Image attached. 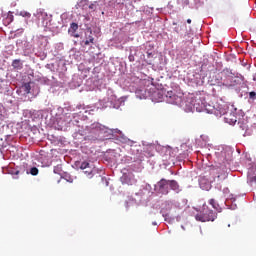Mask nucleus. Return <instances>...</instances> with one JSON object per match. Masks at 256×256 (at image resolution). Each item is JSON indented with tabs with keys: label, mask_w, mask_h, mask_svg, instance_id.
I'll use <instances>...</instances> for the list:
<instances>
[{
	"label": "nucleus",
	"mask_w": 256,
	"mask_h": 256,
	"mask_svg": "<svg viewBox=\"0 0 256 256\" xmlns=\"http://www.w3.org/2000/svg\"><path fill=\"white\" fill-rule=\"evenodd\" d=\"M169 180L161 179L156 186V190L158 193H161L162 195H167L169 193Z\"/></svg>",
	"instance_id": "nucleus-7"
},
{
	"label": "nucleus",
	"mask_w": 256,
	"mask_h": 256,
	"mask_svg": "<svg viewBox=\"0 0 256 256\" xmlns=\"http://www.w3.org/2000/svg\"><path fill=\"white\" fill-rule=\"evenodd\" d=\"M215 111L216 117H221L229 111V104L223 100H220L219 102L215 103Z\"/></svg>",
	"instance_id": "nucleus-5"
},
{
	"label": "nucleus",
	"mask_w": 256,
	"mask_h": 256,
	"mask_svg": "<svg viewBox=\"0 0 256 256\" xmlns=\"http://www.w3.org/2000/svg\"><path fill=\"white\" fill-rule=\"evenodd\" d=\"M124 143H127V145H133V141L130 139H124Z\"/></svg>",
	"instance_id": "nucleus-23"
},
{
	"label": "nucleus",
	"mask_w": 256,
	"mask_h": 256,
	"mask_svg": "<svg viewBox=\"0 0 256 256\" xmlns=\"http://www.w3.org/2000/svg\"><path fill=\"white\" fill-rule=\"evenodd\" d=\"M192 105L199 113L205 111V113H209L211 115H216L215 104H205L201 99L192 100Z\"/></svg>",
	"instance_id": "nucleus-3"
},
{
	"label": "nucleus",
	"mask_w": 256,
	"mask_h": 256,
	"mask_svg": "<svg viewBox=\"0 0 256 256\" xmlns=\"http://www.w3.org/2000/svg\"><path fill=\"white\" fill-rule=\"evenodd\" d=\"M21 17H27L28 19L31 17V13L22 11L20 12Z\"/></svg>",
	"instance_id": "nucleus-19"
},
{
	"label": "nucleus",
	"mask_w": 256,
	"mask_h": 256,
	"mask_svg": "<svg viewBox=\"0 0 256 256\" xmlns=\"http://www.w3.org/2000/svg\"><path fill=\"white\" fill-rule=\"evenodd\" d=\"M74 37H76V38H77V37H79V35H78V34H75V35H74Z\"/></svg>",
	"instance_id": "nucleus-31"
},
{
	"label": "nucleus",
	"mask_w": 256,
	"mask_h": 256,
	"mask_svg": "<svg viewBox=\"0 0 256 256\" xmlns=\"http://www.w3.org/2000/svg\"><path fill=\"white\" fill-rule=\"evenodd\" d=\"M196 221H201V223H206L207 221H215L217 219V213L209 209V206L203 205L202 211L195 215Z\"/></svg>",
	"instance_id": "nucleus-2"
},
{
	"label": "nucleus",
	"mask_w": 256,
	"mask_h": 256,
	"mask_svg": "<svg viewBox=\"0 0 256 256\" xmlns=\"http://www.w3.org/2000/svg\"><path fill=\"white\" fill-rule=\"evenodd\" d=\"M22 89H23L24 93H26V95H29V93H31V83H25L22 86Z\"/></svg>",
	"instance_id": "nucleus-14"
},
{
	"label": "nucleus",
	"mask_w": 256,
	"mask_h": 256,
	"mask_svg": "<svg viewBox=\"0 0 256 256\" xmlns=\"http://www.w3.org/2000/svg\"><path fill=\"white\" fill-rule=\"evenodd\" d=\"M6 19L8 23H13V14L8 15Z\"/></svg>",
	"instance_id": "nucleus-20"
},
{
	"label": "nucleus",
	"mask_w": 256,
	"mask_h": 256,
	"mask_svg": "<svg viewBox=\"0 0 256 256\" xmlns=\"http://www.w3.org/2000/svg\"><path fill=\"white\" fill-rule=\"evenodd\" d=\"M90 43H95V38L93 37V31L89 28L86 32V41L84 45H89Z\"/></svg>",
	"instance_id": "nucleus-11"
},
{
	"label": "nucleus",
	"mask_w": 256,
	"mask_h": 256,
	"mask_svg": "<svg viewBox=\"0 0 256 256\" xmlns=\"http://www.w3.org/2000/svg\"><path fill=\"white\" fill-rule=\"evenodd\" d=\"M209 203L212 205L214 209H216V211H219V205L215 202V199H210Z\"/></svg>",
	"instance_id": "nucleus-16"
},
{
	"label": "nucleus",
	"mask_w": 256,
	"mask_h": 256,
	"mask_svg": "<svg viewBox=\"0 0 256 256\" xmlns=\"http://www.w3.org/2000/svg\"><path fill=\"white\" fill-rule=\"evenodd\" d=\"M12 67L13 69H17L18 71H21L23 69V63L20 59H15L12 61Z\"/></svg>",
	"instance_id": "nucleus-13"
},
{
	"label": "nucleus",
	"mask_w": 256,
	"mask_h": 256,
	"mask_svg": "<svg viewBox=\"0 0 256 256\" xmlns=\"http://www.w3.org/2000/svg\"><path fill=\"white\" fill-rule=\"evenodd\" d=\"M30 173L32 174V175H39V169H37V167H32L31 169H30Z\"/></svg>",
	"instance_id": "nucleus-18"
},
{
	"label": "nucleus",
	"mask_w": 256,
	"mask_h": 256,
	"mask_svg": "<svg viewBox=\"0 0 256 256\" xmlns=\"http://www.w3.org/2000/svg\"><path fill=\"white\" fill-rule=\"evenodd\" d=\"M200 189L203 191H209L211 189V182L205 177H201L199 180Z\"/></svg>",
	"instance_id": "nucleus-9"
},
{
	"label": "nucleus",
	"mask_w": 256,
	"mask_h": 256,
	"mask_svg": "<svg viewBox=\"0 0 256 256\" xmlns=\"http://www.w3.org/2000/svg\"><path fill=\"white\" fill-rule=\"evenodd\" d=\"M187 23L191 24V19H187Z\"/></svg>",
	"instance_id": "nucleus-29"
},
{
	"label": "nucleus",
	"mask_w": 256,
	"mask_h": 256,
	"mask_svg": "<svg viewBox=\"0 0 256 256\" xmlns=\"http://www.w3.org/2000/svg\"><path fill=\"white\" fill-rule=\"evenodd\" d=\"M240 127H241V129H242L243 131H245V129H247V125H245V124L240 125Z\"/></svg>",
	"instance_id": "nucleus-24"
},
{
	"label": "nucleus",
	"mask_w": 256,
	"mask_h": 256,
	"mask_svg": "<svg viewBox=\"0 0 256 256\" xmlns=\"http://www.w3.org/2000/svg\"><path fill=\"white\" fill-rule=\"evenodd\" d=\"M249 97H250V99H255L256 98V93L255 92H250Z\"/></svg>",
	"instance_id": "nucleus-22"
},
{
	"label": "nucleus",
	"mask_w": 256,
	"mask_h": 256,
	"mask_svg": "<svg viewBox=\"0 0 256 256\" xmlns=\"http://www.w3.org/2000/svg\"><path fill=\"white\" fill-rule=\"evenodd\" d=\"M253 81H256V73L253 74Z\"/></svg>",
	"instance_id": "nucleus-26"
},
{
	"label": "nucleus",
	"mask_w": 256,
	"mask_h": 256,
	"mask_svg": "<svg viewBox=\"0 0 256 256\" xmlns=\"http://www.w3.org/2000/svg\"><path fill=\"white\" fill-rule=\"evenodd\" d=\"M224 115V120L229 125H235L237 123V109H233V106Z\"/></svg>",
	"instance_id": "nucleus-6"
},
{
	"label": "nucleus",
	"mask_w": 256,
	"mask_h": 256,
	"mask_svg": "<svg viewBox=\"0 0 256 256\" xmlns=\"http://www.w3.org/2000/svg\"><path fill=\"white\" fill-rule=\"evenodd\" d=\"M165 101L170 105H181L183 103V93L170 90L165 94Z\"/></svg>",
	"instance_id": "nucleus-4"
},
{
	"label": "nucleus",
	"mask_w": 256,
	"mask_h": 256,
	"mask_svg": "<svg viewBox=\"0 0 256 256\" xmlns=\"http://www.w3.org/2000/svg\"><path fill=\"white\" fill-rule=\"evenodd\" d=\"M70 29L71 31H73V33H75V31H77V29H79V25L75 22L70 24Z\"/></svg>",
	"instance_id": "nucleus-15"
},
{
	"label": "nucleus",
	"mask_w": 256,
	"mask_h": 256,
	"mask_svg": "<svg viewBox=\"0 0 256 256\" xmlns=\"http://www.w3.org/2000/svg\"><path fill=\"white\" fill-rule=\"evenodd\" d=\"M222 85L225 87H235L241 83V78L236 76L230 69H224L221 73Z\"/></svg>",
	"instance_id": "nucleus-1"
},
{
	"label": "nucleus",
	"mask_w": 256,
	"mask_h": 256,
	"mask_svg": "<svg viewBox=\"0 0 256 256\" xmlns=\"http://www.w3.org/2000/svg\"><path fill=\"white\" fill-rule=\"evenodd\" d=\"M80 169L84 171L86 177H89V179H91V177H93V173H95V169L91 167V164H89V162H82Z\"/></svg>",
	"instance_id": "nucleus-8"
},
{
	"label": "nucleus",
	"mask_w": 256,
	"mask_h": 256,
	"mask_svg": "<svg viewBox=\"0 0 256 256\" xmlns=\"http://www.w3.org/2000/svg\"><path fill=\"white\" fill-rule=\"evenodd\" d=\"M97 7H99V4H97V2H93L89 5V9H91L92 11H97Z\"/></svg>",
	"instance_id": "nucleus-17"
},
{
	"label": "nucleus",
	"mask_w": 256,
	"mask_h": 256,
	"mask_svg": "<svg viewBox=\"0 0 256 256\" xmlns=\"http://www.w3.org/2000/svg\"><path fill=\"white\" fill-rule=\"evenodd\" d=\"M169 187L172 189V191H175L176 193H179L181 189L179 188V183L175 180H169Z\"/></svg>",
	"instance_id": "nucleus-12"
},
{
	"label": "nucleus",
	"mask_w": 256,
	"mask_h": 256,
	"mask_svg": "<svg viewBox=\"0 0 256 256\" xmlns=\"http://www.w3.org/2000/svg\"><path fill=\"white\" fill-rule=\"evenodd\" d=\"M148 57H151L152 53L151 52H147Z\"/></svg>",
	"instance_id": "nucleus-28"
},
{
	"label": "nucleus",
	"mask_w": 256,
	"mask_h": 256,
	"mask_svg": "<svg viewBox=\"0 0 256 256\" xmlns=\"http://www.w3.org/2000/svg\"><path fill=\"white\" fill-rule=\"evenodd\" d=\"M247 183H249V185H251V186L256 184V173H255V170L250 169L248 171Z\"/></svg>",
	"instance_id": "nucleus-10"
},
{
	"label": "nucleus",
	"mask_w": 256,
	"mask_h": 256,
	"mask_svg": "<svg viewBox=\"0 0 256 256\" xmlns=\"http://www.w3.org/2000/svg\"><path fill=\"white\" fill-rule=\"evenodd\" d=\"M157 95L160 96V97H159L160 99H161V97H163V94H161V91H158V92H157Z\"/></svg>",
	"instance_id": "nucleus-25"
},
{
	"label": "nucleus",
	"mask_w": 256,
	"mask_h": 256,
	"mask_svg": "<svg viewBox=\"0 0 256 256\" xmlns=\"http://www.w3.org/2000/svg\"><path fill=\"white\" fill-rule=\"evenodd\" d=\"M128 59L131 63H133V61H135V56H133V54H130Z\"/></svg>",
	"instance_id": "nucleus-21"
},
{
	"label": "nucleus",
	"mask_w": 256,
	"mask_h": 256,
	"mask_svg": "<svg viewBox=\"0 0 256 256\" xmlns=\"http://www.w3.org/2000/svg\"><path fill=\"white\" fill-rule=\"evenodd\" d=\"M59 168H54V173H58Z\"/></svg>",
	"instance_id": "nucleus-27"
},
{
	"label": "nucleus",
	"mask_w": 256,
	"mask_h": 256,
	"mask_svg": "<svg viewBox=\"0 0 256 256\" xmlns=\"http://www.w3.org/2000/svg\"><path fill=\"white\" fill-rule=\"evenodd\" d=\"M186 4L189 5V0H186Z\"/></svg>",
	"instance_id": "nucleus-30"
}]
</instances>
